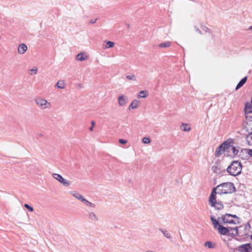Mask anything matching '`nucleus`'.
Segmentation results:
<instances>
[{"instance_id":"11","label":"nucleus","mask_w":252,"mask_h":252,"mask_svg":"<svg viewBox=\"0 0 252 252\" xmlns=\"http://www.w3.org/2000/svg\"><path fill=\"white\" fill-rule=\"evenodd\" d=\"M27 46L25 44H20L18 48V52L20 54H23L27 50Z\"/></svg>"},{"instance_id":"2","label":"nucleus","mask_w":252,"mask_h":252,"mask_svg":"<svg viewBox=\"0 0 252 252\" xmlns=\"http://www.w3.org/2000/svg\"><path fill=\"white\" fill-rule=\"evenodd\" d=\"M242 166L238 161H233L227 168V171L232 176L238 175L242 170Z\"/></svg>"},{"instance_id":"38","label":"nucleus","mask_w":252,"mask_h":252,"mask_svg":"<svg viewBox=\"0 0 252 252\" xmlns=\"http://www.w3.org/2000/svg\"><path fill=\"white\" fill-rule=\"evenodd\" d=\"M251 238L252 239V235L251 236Z\"/></svg>"},{"instance_id":"21","label":"nucleus","mask_w":252,"mask_h":252,"mask_svg":"<svg viewBox=\"0 0 252 252\" xmlns=\"http://www.w3.org/2000/svg\"><path fill=\"white\" fill-rule=\"evenodd\" d=\"M114 43L112 41H108L106 42V48H112L114 46Z\"/></svg>"},{"instance_id":"22","label":"nucleus","mask_w":252,"mask_h":252,"mask_svg":"<svg viewBox=\"0 0 252 252\" xmlns=\"http://www.w3.org/2000/svg\"><path fill=\"white\" fill-rule=\"evenodd\" d=\"M73 196L76 197L78 200H81L82 202H84L85 201V198H84L82 196L78 193L73 194Z\"/></svg>"},{"instance_id":"33","label":"nucleus","mask_w":252,"mask_h":252,"mask_svg":"<svg viewBox=\"0 0 252 252\" xmlns=\"http://www.w3.org/2000/svg\"><path fill=\"white\" fill-rule=\"evenodd\" d=\"M248 153L250 156H252V150H249Z\"/></svg>"},{"instance_id":"13","label":"nucleus","mask_w":252,"mask_h":252,"mask_svg":"<svg viewBox=\"0 0 252 252\" xmlns=\"http://www.w3.org/2000/svg\"><path fill=\"white\" fill-rule=\"evenodd\" d=\"M88 56L83 53H80L76 56V60L79 61H83L88 59Z\"/></svg>"},{"instance_id":"35","label":"nucleus","mask_w":252,"mask_h":252,"mask_svg":"<svg viewBox=\"0 0 252 252\" xmlns=\"http://www.w3.org/2000/svg\"><path fill=\"white\" fill-rule=\"evenodd\" d=\"M91 123H92V126H94V121H92Z\"/></svg>"},{"instance_id":"32","label":"nucleus","mask_w":252,"mask_h":252,"mask_svg":"<svg viewBox=\"0 0 252 252\" xmlns=\"http://www.w3.org/2000/svg\"><path fill=\"white\" fill-rule=\"evenodd\" d=\"M31 71L33 72V73L35 74L37 73V69L36 68H33V69H31Z\"/></svg>"},{"instance_id":"20","label":"nucleus","mask_w":252,"mask_h":252,"mask_svg":"<svg viewBox=\"0 0 252 252\" xmlns=\"http://www.w3.org/2000/svg\"><path fill=\"white\" fill-rule=\"evenodd\" d=\"M228 146V148L230 149V151H232L233 154L234 155H237L239 152V150L236 149L235 147L233 146Z\"/></svg>"},{"instance_id":"28","label":"nucleus","mask_w":252,"mask_h":252,"mask_svg":"<svg viewBox=\"0 0 252 252\" xmlns=\"http://www.w3.org/2000/svg\"><path fill=\"white\" fill-rule=\"evenodd\" d=\"M84 203H85L87 205L89 206L92 207H94L95 205L94 204L92 203L91 202H89L86 199H85V201L83 202Z\"/></svg>"},{"instance_id":"25","label":"nucleus","mask_w":252,"mask_h":252,"mask_svg":"<svg viewBox=\"0 0 252 252\" xmlns=\"http://www.w3.org/2000/svg\"><path fill=\"white\" fill-rule=\"evenodd\" d=\"M205 245L206 247H207L209 248H213L214 247L212 243L210 241L206 242L205 244Z\"/></svg>"},{"instance_id":"3","label":"nucleus","mask_w":252,"mask_h":252,"mask_svg":"<svg viewBox=\"0 0 252 252\" xmlns=\"http://www.w3.org/2000/svg\"><path fill=\"white\" fill-rule=\"evenodd\" d=\"M236 219L237 217L235 215L226 214L221 217H219V220L220 222V223L236 224V221L234 219Z\"/></svg>"},{"instance_id":"31","label":"nucleus","mask_w":252,"mask_h":252,"mask_svg":"<svg viewBox=\"0 0 252 252\" xmlns=\"http://www.w3.org/2000/svg\"><path fill=\"white\" fill-rule=\"evenodd\" d=\"M163 234L164 235V236L165 237H166L167 238H169L170 237V234H169L168 233H165V232H163Z\"/></svg>"},{"instance_id":"23","label":"nucleus","mask_w":252,"mask_h":252,"mask_svg":"<svg viewBox=\"0 0 252 252\" xmlns=\"http://www.w3.org/2000/svg\"><path fill=\"white\" fill-rule=\"evenodd\" d=\"M182 129L184 131H189L190 130V126L188 124H183Z\"/></svg>"},{"instance_id":"9","label":"nucleus","mask_w":252,"mask_h":252,"mask_svg":"<svg viewBox=\"0 0 252 252\" xmlns=\"http://www.w3.org/2000/svg\"><path fill=\"white\" fill-rule=\"evenodd\" d=\"M127 102V97L124 95H120L118 97V103L121 106L125 105Z\"/></svg>"},{"instance_id":"1","label":"nucleus","mask_w":252,"mask_h":252,"mask_svg":"<svg viewBox=\"0 0 252 252\" xmlns=\"http://www.w3.org/2000/svg\"><path fill=\"white\" fill-rule=\"evenodd\" d=\"M235 191V188L233 183L228 182L221 184L213 189L209 197V203L211 206L217 209L223 208V204L216 201V194L231 193Z\"/></svg>"},{"instance_id":"6","label":"nucleus","mask_w":252,"mask_h":252,"mask_svg":"<svg viewBox=\"0 0 252 252\" xmlns=\"http://www.w3.org/2000/svg\"><path fill=\"white\" fill-rule=\"evenodd\" d=\"M238 250L240 252H251L252 246L250 244H242L238 247Z\"/></svg>"},{"instance_id":"18","label":"nucleus","mask_w":252,"mask_h":252,"mask_svg":"<svg viewBox=\"0 0 252 252\" xmlns=\"http://www.w3.org/2000/svg\"><path fill=\"white\" fill-rule=\"evenodd\" d=\"M211 219L214 227L215 228H218L219 227V225H220L219 223H220V222L219 220V218L218 219V220H216L213 217H212Z\"/></svg>"},{"instance_id":"8","label":"nucleus","mask_w":252,"mask_h":252,"mask_svg":"<svg viewBox=\"0 0 252 252\" xmlns=\"http://www.w3.org/2000/svg\"><path fill=\"white\" fill-rule=\"evenodd\" d=\"M53 177L61 183L64 185H69L68 182L66 181L61 175L58 174H54Z\"/></svg>"},{"instance_id":"7","label":"nucleus","mask_w":252,"mask_h":252,"mask_svg":"<svg viewBox=\"0 0 252 252\" xmlns=\"http://www.w3.org/2000/svg\"><path fill=\"white\" fill-rule=\"evenodd\" d=\"M228 148V144L225 142L221 144L216 151V155L220 156L222 152H224L226 149Z\"/></svg>"},{"instance_id":"10","label":"nucleus","mask_w":252,"mask_h":252,"mask_svg":"<svg viewBox=\"0 0 252 252\" xmlns=\"http://www.w3.org/2000/svg\"><path fill=\"white\" fill-rule=\"evenodd\" d=\"M218 230L219 232L221 235H225L229 232L228 229L225 227H223L221 225H219L218 227Z\"/></svg>"},{"instance_id":"4","label":"nucleus","mask_w":252,"mask_h":252,"mask_svg":"<svg viewBox=\"0 0 252 252\" xmlns=\"http://www.w3.org/2000/svg\"><path fill=\"white\" fill-rule=\"evenodd\" d=\"M35 102L37 105L43 109L50 108L51 107L50 103L48 102L46 100L41 97H38L35 99Z\"/></svg>"},{"instance_id":"14","label":"nucleus","mask_w":252,"mask_h":252,"mask_svg":"<svg viewBox=\"0 0 252 252\" xmlns=\"http://www.w3.org/2000/svg\"><path fill=\"white\" fill-rule=\"evenodd\" d=\"M171 45V42L167 41L158 44V46L160 48H169Z\"/></svg>"},{"instance_id":"36","label":"nucleus","mask_w":252,"mask_h":252,"mask_svg":"<svg viewBox=\"0 0 252 252\" xmlns=\"http://www.w3.org/2000/svg\"><path fill=\"white\" fill-rule=\"evenodd\" d=\"M93 127L94 126H92L90 128V131H93Z\"/></svg>"},{"instance_id":"15","label":"nucleus","mask_w":252,"mask_h":252,"mask_svg":"<svg viewBox=\"0 0 252 252\" xmlns=\"http://www.w3.org/2000/svg\"><path fill=\"white\" fill-rule=\"evenodd\" d=\"M245 112L246 113H251L252 112V102L247 103L245 105Z\"/></svg>"},{"instance_id":"17","label":"nucleus","mask_w":252,"mask_h":252,"mask_svg":"<svg viewBox=\"0 0 252 252\" xmlns=\"http://www.w3.org/2000/svg\"><path fill=\"white\" fill-rule=\"evenodd\" d=\"M148 95V93L147 91H141L137 95V97L140 98H145Z\"/></svg>"},{"instance_id":"16","label":"nucleus","mask_w":252,"mask_h":252,"mask_svg":"<svg viewBox=\"0 0 252 252\" xmlns=\"http://www.w3.org/2000/svg\"><path fill=\"white\" fill-rule=\"evenodd\" d=\"M247 77H244V78H243L239 82V83L237 84L236 87V90H237L238 89H239L240 88H241V87H242L246 82V81H247Z\"/></svg>"},{"instance_id":"12","label":"nucleus","mask_w":252,"mask_h":252,"mask_svg":"<svg viewBox=\"0 0 252 252\" xmlns=\"http://www.w3.org/2000/svg\"><path fill=\"white\" fill-rule=\"evenodd\" d=\"M139 101L138 100H134L132 101L130 105L129 106V109H134L137 108L139 105Z\"/></svg>"},{"instance_id":"37","label":"nucleus","mask_w":252,"mask_h":252,"mask_svg":"<svg viewBox=\"0 0 252 252\" xmlns=\"http://www.w3.org/2000/svg\"><path fill=\"white\" fill-rule=\"evenodd\" d=\"M249 30H252V26L249 28Z\"/></svg>"},{"instance_id":"5","label":"nucleus","mask_w":252,"mask_h":252,"mask_svg":"<svg viewBox=\"0 0 252 252\" xmlns=\"http://www.w3.org/2000/svg\"><path fill=\"white\" fill-rule=\"evenodd\" d=\"M251 123L247 122L245 125V127L247 131L251 132L247 137V141L250 145H252V127H251Z\"/></svg>"},{"instance_id":"30","label":"nucleus","mask_w":252,"mask_h":252,"mask_svg":"<svg viewBox=\"0 0 252 252\" xmlns=\"http://www.w3.org/2000/svg\"><path fill=\"white\" fill-rule=\"evenodd\" d=\"M119 142L122 144H125L127 143V141L124 139H120L119 140Z\"/></svg>"},{"instance_id":"27","label":"nucleus","mask_w":252,"mask_h":252,"mask_svg":"<svg viewBox=\"0 0 252 252\" xmlns=\"http://www.w3.org/2000/svg\"><path fill=\"white\" fill-rule=\"evenodd\" d=\"M126 78L127 79L129 80H133V81H135L136 80L135 76L133 74H132V75H127L126 76Z\"/></svg>"},{"instance_id":"26","label":"nucleus","mask_w":252,"mask_h":252,"mask_svg":"<svg viewBox=\"0 0 252 252\" xmlns=\"http://www.w3.org/2000/svg\"><path fill=\"white\" fill-rule=\"evenodd\" d=\"M142 142L144 144H149L151 142V140L148 137H144L142 139Z\"/></svg>"},{"instance_id":"19","label":"nucleus","mask_w":252,"mask_h":252,"mask_svg":"<svg viewBox=\"0 0 252 252\" xmlns=\"http://www.w3.org/2000/svg\"><path fill=\"white\" fill-rule=\"evenodd\" d=\"M57 86L59 88L63 89L65 88V84L63 81L60 80L57 82Z\"/></svg>"},{"instance_id":"24","label":"nucleus","mask_w":252,"mask_h":252,"mask_svg":"<svg viewBox=\"0 0 252 252\" xmlns=\"http://www.w3.org/2000/svg\"><path fill=\"white\" fill-rule=\"evenodd\" d=\"M90 219L93 220H97V218L94 213L90 214Z\"/></svg>"},{"instance_id":"34","label":"nucleus","mask_w":252,"mask_h":252,"mask_svg":"<svg viewBox=\"0 0 252 252\" xmlns=\"http://www.w3.org/2000/svg\"><path fill=\"white\" fill-rule=\"evenodd\" d=\"M96 21V19H95L94 21H91V23L93 24V23H94Z\"/></svg>"},{"instance_id":"29","label":"nucleus","mask_w":252,"mask_h":252,"mask_svg":"<svg viewBox=\"0 0 252 252\" xmlns=\"http://www.w3.org/2000/svg\"><path fill=\"white\" fill-rule=\"evenodd\" d=\"M24 206L26 208H27L30 212H32L33 211L32 207L31 206H30V205H29L27 204H25Z\"/></svg>"}]
</instances>
